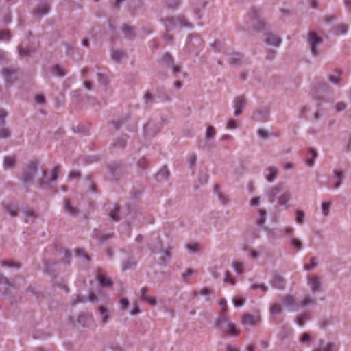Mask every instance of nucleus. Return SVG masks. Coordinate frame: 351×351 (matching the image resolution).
<instances>
[{
	"instance_id": "f257e3e1",
	"label": "nucleus",
	"mask_w": 351,
	"mask_h": 351,
	"mask_svg": "<svg viewBox=\"0 0 351 351\" xmlns=\"http://www.w3.org/2000/svg\"><path fill=\"white\" fill-rule=\"evenodd\" d=\"M161 22L165 27L166 32L168 33L177 27L187 28L191 29L193 25L183 16H178L177 17H166L161 19Z\"/></svg>"
},
{
	"instance_id": "f03ea898",
	"label": "nucleus",
	"mask_w": 351,
	"mask_h": 351,
	"mask_svg": "<svg viewBox=\"0 0 351 351\" xmlns=\"http://www.w3.org/2000/svg\"><path fill=\"white\" fill-rule=\"evenodd\" d=\"M158 64L161 69H170L176 78L179 77L180 75L185 76V73L181 71L179 65L176 64L172 55L169 52H166L162 55L158 61Z\"/></svg>"
},
{
	"instance_id": "7ed1b4c3",
	"label": "nucleus",
	"mask_w": 351,
	"mask_h": 351,
	"mask_svg": "<svg viewBox=\"0 0 351 351\" xmlns=\"http://www.w3.org/2000/svg\"><path fill=\"white\" fill-rule=\"evenodd\" d=\"M162 123L159 121L149 119L144 124L143 129V136L145 139H150L155 136L160 130Z\"/></svg>"
},
{
	"instance_id": "20e7f679",
	"label": "nucleus",
	"mask_w": 351,
	"mask_h": 351,
	"mask_svg": "<svg viewBox=\"0 0 351 351\" xmlns=\"http://www.w3.org/2000/svg\"><path fill=\"white\" fill-rule=\"evenodd\" d=\"M344 178L345 173L343 170L340 169H334L330 181L326 183L325 186L327 188L332 187V189H337L343 184Z\"/></svg>"
},
{
	"instance_id": "39448f33",
	"label": "nucleus",
	"mask_w": 351,
	"mask_h": 351,
	"mask_svg": "<svg viewBox=\"0 0 351 351\" xmlns=\"http://www.w3.org/2000/svg\"><path fill=\"white\" fill-rule=\"evenodd\" d=\"M322 43V38L315 32H310L308 34V43L311 52L313 56L319 55V45Z\"/></svg>"
},
{
	"instance_id": "423d86ee",
	"label": "nucleus",
	"mask_w": 351,
	"mask_h": 351,
	"mask_svg": "<svg viewBox=\"0 0 351 351\" xmlns=\"http://www.w3.org/2000/svg\"><path fill=\"white\" fill-rule=\"evenodd\" d=\"M61 168L59 165L56 166L51 172V177L49 178L47 176V172L46 171H43V178L40 179L38 181V183L42 188H46L49 185V184L52 182H55L58 175L60 173Z\"/></svg>"
},
{
	"instance_id": "0eeeda50",
	"label": "nucleus",
	"mask_w": 351,
	"mask_h": 351,
	"mask_svg": "<svg viewBox=\"0 0 351 351\" xmlns=\"http://www.w3.org/2000/svg\"><path fill=\"white\" fill-rule=\"evenodd\" d=\"M37 162L32 161L27 165L26 169L23 171L22 176V181L23 183L27 184L31 182L33 180L34 176L37 172Z\"/></svg>"
},
{
	"instance_id": "6e6552de",
	"label": "nucleus",
	"mask_w": 351,
	"mask_h": 351,
	"mask_svg": "<svg viewBox=\"0 0 351 351\" xmlns=\"http://www.w3.org/2000/svg\"><path fill=\"white\" fill-rule=\"evenodd\" d=\"M202 41L201 38L196 34H191L189 36L186 47L189 52H196L202 46Z\"/></svg>"
},
{
	"instance_id": "1a4fd4ad",
	"label": "nucleus",
	"mask_w": 351,
	"mask_h": 351,
	"mask_svg": "<svg viewBox=\"0 0 351 351\" xmlns=\"http://www.w3.org/2000/svg\"><path fill=\"white\" fill-rule=\"evenodd\" d=\"M250 17L256 21V24L254 25L253 29L257 32L266 31L267 24L263 19H260L259 12L254 9L250 12Z\"/></svg>"
},
{
	"instance_id": "9d476101",
	"label": "nucleus",
	"mask_w": 351,
	"mask_h": 351,
	"mask_svg": "<svg viewBox=\"0 0 351 351\" xmlns=\"http://www.w3.org/2000/svg\"><path fill=\"white\" fill-rule=\"evenodd\" d=\"M269 119V110L266 107L256 110L252 116V119L259 123L267 122Z\"/></svg>"
},
{
	"instance_id": "9b49d317",
	"label": "nucleus",
	"mask_w": 351,
	"mask_h": 351,
	"mask_svg": "<svg viewBox=\"0 0 351 351\" xmlns=\"http://www.w3.org/2000/svg\"><path fill=\"white\" fill-rule=\"evenodd\" d=\"M282 302L283 305L291 311H298L300 310V304L297 303L294 297L291 295L284 296Z\"/></svg>"
},
{
	"instance_id": "f8f14e48",
	"label": "nucleus",
	"mask_w": 351,
	"mask_h": 351,
	"mask_svg": "<svg viewBox=\"0 0 351 351\" xmlns=\"http://www.w3.org/2000/svg\"><path fill=\"white\" fill-rule=\"evenodd\" d=\"M149 169V162L147 160L143 157L138 160L136 165V173L141 178H144Z\"/></svg>"
},
{
	"instance_id": "ddd939ff",
	"label": "nucleus",
	"mask_w": 351,
	"mask_h": 351,
	"mask_svg": "<svg viewBox=\"0 0 351 351\" xmlns=\"http://www.w3.org/2000/svg\"><path fill=\"white\" fill-rule=\"evenodd\" d=\"M234 104V115L239 116L242 112L243 109L245 108L246 104L245 98L243 96L237 97L233 101Z\"/></svg>"
},
{
	"instance_id": "4468645a",
	"label": "nucleus",
	"mask_w": 351,
	"mask_h": 351,
	"mask_svg": "<svg viewBox=\"0 0 351 351\" xmlns=\"http://www.w3.org/2000/svg\"><path fill=\"white\" fill-rule=\"evenodd\" d=\"M282 191V184H278L274 187H269L265 190V195L270 203L274 202L276 195Z\"/></svg>"
},
{
	"instance_id": "2eb2a0df",
	"label": "nucleus",
	"mask_w": 351,
	"mask_h": 351,
	"mask_svg": "<svg viewBox=\"0 0 351 351\" xmlns=\"http://www.w3.org/2000/svg\"><path fill=\"white\" fill-rule=\"evenodd\" d=\"M156 98L161 102H171L172 101L171 97L167 92L165 87L159 86L155 90Z\"/></svg>"
},
{
	"instance_id": "dca6fc26",
	"label": "nucleus",
	"mask_w": 351,
	"mask_h": 351,
	"mask_svg": "<svg viewBox=\"0 0 351 351\" xmlns=\"http://www.w3.org/2000/svg\"><path fill=\"white\" fill-rule=\"evenodd\" d=\"M308 285L313 293L322 291L321 282L316 276H310L308 278Z\"/></svg>"
},
{
	"instance_id": "f3484780",
	"label": "nucleus",
	"mask_w": 351,
	"mask_h": 351,
	"mask_svg": "<svg viewBox=\"0 0 351 351\" xmlns=\"http://www.w3.org/2000/svg\"><path fill=\"white\" fill-rule=\"evenodd\" d=\"M271 285L274 288L278 289H284L286 286V280L285 278L278 274H274Z\"/></svg>"
},
{
	"instance_id": "a211bd4d",
	"label": "nucleus",
	"mask_w": 351,
	"mask_h": 351,
	"mask_svg": "<svg viewBox=\"0 0 351 351\" xmlns=\"http://www.w3.org/2000/svg\"><path fill=\"white\" fill-rule=\"evenodd\" d=\"M96 278L102 287H109L112 285V280L101 272V269L97 270Z\"/></svg>"
},
{
	"instance_id": "6ab92c4d",
	"label": "nucleus",
	"mask_w": 351,
	"mask_h": 351,
	"mask_svg": "<svg viewBox=\"0 0 351 351\" xmlns=\"http://www.w3.org/2000/svg\"><path fill=\"white\" fill-rule=\"evenodd\" d=\"M265 36L266 37L265 39V42L267 45H274L277 47L281 45L282 39L280 37H278L271 33H267V32H266L265 34Z\"/></svg>"
},
{
	"instance_id": "aec40b11",
	"label": "nucleus",
	"mask_w": 351,
	"mask_h": 351,
	"mask_svg": "<svg viewBox=\"0 0 351 351\" xmlns=\"http://www.w3.org/2000/svg\"><path fill=\"white\" fill-rule=\"evenodd\" d=\"M64 209L71 217H76L79 213V209L73 206L68 199L64 201Z\"/></svg>"
},
{
	"instance_id": "412c9836",
	"label": "nucleus",
	"mask_w": 351,
	"mask_h": 351,
	"mask_svg": "<svg viewBox=\"0 0 351 351\" xmlns=\"http://www.w3.org/2000/svg\"><path fill=\"white\" fill-rule=\"evenodd\" d=\"M243 55L239 52H234L231 53L230 58H229V63L231 65L241 66L243 61Z\"/></svg>"
},
{
	"instance_id": "4be33fe9",
	"label": "nucleus",
	"mask_w": 351,
	"mask_h": 351,
	"mask_svg": "<svg viewBox=\"0 0 351 351\" xmlns=\"http://www.w3.org/2000/svg\"><path fill=\"white\" fill-rule=\"evenodd\" d=\"M259 318L257 316L251 314L244 315L242 319V323L245 326H254L258 321Z\"/></svg>"
},
{
	"instance_id": "5701e85b",
	"label": "nucleus",
	"mask_w": 351,
	"mask_h": 351,
	"mask_svg": "<svg viewBox=\"0 0 351 351\" xmlns=\"http://www.w3.org/2000/svg\"><path fill=\"white\" fill-rule=\"evenodd\" d=\"M112 59L116 62H120L122 60L126 58V53L121 50H112L111 53Z\"/></svg>"
},
{
	"instance_id": "b1692460",
	"label": "nucleus",
	"mask_w": 351,
	"mask_h": 351,
	"mask_svg": "<svg viewBox=\"0 0 351 351\" xmlns=\"http://www.w3.org/2000/svg\"><path fill=\"white\" fill-rule=\"evenodd\" d=\"M144 10L143 0H133V16L141 14Z\"/></svg>"
},
{
	"instance_id": "393cba45",
	"label": "nucleus",
	"mask_w": 351,
	"mask_h": 351,
	"mask_svg": "<svg viewBox=\"0 0 351 351\" xmlns=\"http://www.w3.org/2000/svg\"><path fill=\"white\" fill-rule=\"evenodd\" d=\"M3 75L7 82H12L15 80L16 71L14 69L5 68L2 71Z\"/></svg>"
},
{
	"instance_id": "a878e982",
	"label": "nucleus",
	"mask_w": 351,
	"mask_h": 351,
	"mask_svg": "<svg viewBox=\"0 0 351 351\" xmlns=\"http://www.w3.org/2000/svg\"><path fill=\"white\" fill-rule=\"evenodd\" d=\"M170 176L169 171L166 167L161 168L156 175V178L158 181L167 180Z\"/></svg>"
},
{
	"instance_id": "bb28decb",
	"label": "nucleus",
	"mask_w": 351,
	"mask_h": 351,
	"mask_svg": "<svg viewBox=\"0 0 351 351\" xmlns=\"http://www.w3.org/2000/svg\"><path fill=\"white\" fill-rule=\"evenodd\" d=\"M108 168L112 176H116L123 169L121 164L113 162L108 165Z\"/></svg>"
},
{
	"instance_id": "cd10ccee",
	"label": "nucleus",
	"mask_w": 351,
	"mask_h": 351,
	"mask_svg": "<svg viewBox=\"0 0 351 351\" xmlns=\"http://www.w3.org/2000/svg\"><path fill=\"white\" fill-rule=\"evenodd\" d=\"M291 199V193L289 191L283 193L278 198V203L280 206H286L289 200Z\"/></svg>"
},
{
	"instance_id": "c85d7f7f",
	"label": "nucleus",
	"mask_w": 351,
	"mask_h": 351,
	"mask_svg": "<svg viewBox=\"0 0 351 351\" xmlns=\"http://www.w3.org/2000/svg\"><path fill=\"white\" fill-rule=\"evenodd\" d=\"M268 174L266 176V179L268 182H272L277 176L278 170L276 167H269L267 168Z\"/></svg>"
},
{
	"instance_id": "c756f323",
	"label": "nucleus",
	"mask_w": 351,
	"mask_h": 351,
	"mask_svg": "<svg viewBox=\"0 0 351 351\" xmlns=\"http://www.w3.org/2000/svg\"><path fill=\"white\" fill-rule=\"evenodd\" d=\"M110 218L114 221H118L120 220V208L117 206H114V208L109 212Z\"/></svg>"
},
{
	"instance_id": "7c9ffc66",
	"label": "nucleus",
	"mask_w": 351,
	"mask_h": 351,
	"mask_svg": "<svg viewBox=\"0 0 351 351\" xmlns=\"http://www.w3.org/2000/svg\"><path fill=\"white\" fill-rule=\"evenodd\" d=\"M16 164V158L14 156H6L4 158L3 167L5 169H12Z\"/></svg>"
},
{
	"instance_id": "2f4dec72",
	"label": "nucleus",
	"mask_w": 351,
	"mask_h": 351,
	"mask_svg": "<svg viewBox=\"0 0 351 351\" xmlns=\"http://www.w3.org/2000/svg\"><path fill=\"white\" fill-rule=\"evenodd\" d=\"M99 311L101 315L102 324H104L107 323L110 318V315L108 310L104 306H99Z\"/></svg>"
},
{
	"instance_id": "473e14b6",
	"label": "nucleus",
	"mask_w": 351,
	"mask_h": 351,
	"mask_svg": "<svg viewBox=\"0 0 351 351\" xmlns=\"http://www.w3.org/2000/svg\"><path fill=\"white\" fill-rule=\"evenodd\" d=\"M93 319L92 315L83 313L79 315L78 322L83 326H86L88 323Z\"/></svg>"
},
{
	"instance_id": "72a5a7b5",
	"label": "nucleus",
	"mask_w": 351,
	"mask_h": 351,
	"mask_svg": "<svg viewBox=\"0 0 351 351\" xmlns=\"http://www.w3.org/2000/svg\"><path fill=\"white\" fill-rule=\"evenodd\" d=\"M49 5L47 3L39 5L34 10V14L38 15L46 14L49 12Z\"/></svg>"
},
{
	"instance_id": "f704fd0d",
	"label": "nucleus",
	"mask_w": 351,
	"mask_h": 351,
	"mask_svg": "<svg viewBox=\"0 0 351 351\" xmlns=\"http://www.w3.org/2000/svg\"><path fill=\"white\" fill-rule=\"evenodd\" d=\"M53 75L58 77H64L66 74V71L59 65H56L51 69Z\"/></svg>"
},
{
	"instance_id": "c9c22d12",
	"label": "nucleus",
	"mask_w": 351,
	"mask_h": 351,
	"mask_svg": "<svg viewBox=\"0 0 351 351\" xmlns=\"http://www.w3.org/2000/svg\"><path fill=\"white\" fill-rule=\"evenodd\" d=\"M309 319V314L308 313H304L295 318V322L297 324L300 326H303L306 321Z\"/></svg>"
},
{
	"instance_id": "e433bc0d",
	"label": "nucleus",
	"mask_w": 351,
	"mask_h": 351,
	"mask_svg": "<svg viewBox=\"0 0 351 351\" xmlns=\"http://www.w3.org/2000/svg\"><path fill=\"white\" fill-rule=\"evenodd\" d=\"M258 213L259 217L256 221V223L259 226H262L265 223L267 212L265 209L261 208L258 210Z\"/></svg>"
},
{
	"instance_id": "4c0bfd02",
	"label": "nucleus",
	"mask_w": 351,
	"mask_h": 351,
	"mask_svg": "<svg viewBox=\"0 0 351 351\" xmlns=\"http://www.w3.org/2000/svg\"><path fill=\"white\" fill-rule=\"evenodd\" d=\"M309 154H311V158L306 160V163L308 166L312 167L314 165L315 160L317 156V153L316 150L313 148L309 149Z\"/></svg>"
},
{
	"instance_id": "58836bf2",
	"label": "nucleus",
	"mask_w": 351,
	"mask_h": 351,
	"mask_svg": "<svg viewBox=\"0 0 351 351\" xmlns=\"http://www.w3.org/2000/svg\"><path fill=\"white\" fill-rule=\"evenodd\" d=\"M335 33L337 34H346L348 30V25L344 23L339 24L338 25L334 27Z\"/></svg>"
},
{
	"instance_id": "ea45409f",
	"label": "nucleus",
	"mask_w": 351,
	"mask_h": 351,
	"mask_svg": "<svg viewBox=\"0 0 351 351\" xmlns=\"http://www.w3.org/2000/svg\"><path fill=\"white\" fill-rule=\"evenodd\" d=\"M156 96L149 92H146L144 95L143 99L145 104H152L156 102Z\"/></svg>"
},
{
	"instance_id": "a19ab883",
	"label": "nucleus",
	"mask_w": 351,
	"mask_h": 351,
	"mask_svg": "<svg viewBox=\"0 0 351 351\" xmlns=\"http://www.w3.org/2000/svg\"><path fill=\"white\" fill-rule=\"evenodd\" d=\"M143 191H144V186H143L142 184H138V186L137 189H134L133 188V193H132L133 201L134 199L135 200L138 199L140 196L143 194Z\"/></svg>"
},
{
	"instance_id": "79ce46f5",
	"label": "nucleus",
	"mask_w": 351,
	"mask_h": 351,
	"mask_svg": "<svg viewBox=\"0 0 351 351\" xmlns=\"http://www.w3.org/2000/svg\"><path fill=\"white\" fill-rule=\"evenodd\" d=\"M24 213L25 215V222L27 223L33 221L37 217L36 213L31 210H27Z\"/></svg>"
},
{
	"instance_id": "37998d69",
	"label": "nucleus",
	"mask_w": 351,
	"mask_h": 351,
	"mask_svg": "<svg viewBox=\"0 0 351 351\" xmlns=\"http://www.w3.org/2000/svg\"><path fill=\"white\" fill-rule=\"evenodd\" d=\"M206 4V1H202L201 3H200V7H199L197 5H193L194 14L197 16V19H201V15L199 14V12H200L201 9H203L205 8Z\"/></svg>"
},
{
	"instance_id": "c03bdc74",
	"label": "nucleus",
	"mask_w": 351,
	"mask_h": 351,
	"mask_svg": "<svg viewBox=\"0 0 351 351\" xmlns=\"http://www.w3.org/2000/svg\"><path fill=\"white\" fill-rule=\"evenodd\" d=\"M215 129L213 126L209 125L208 126L205 134V138L206 140H210L214 138L215 136Z\"/></svg>"
},
{
	"instance_id": "a18cd8bd",
	"label": "nucleus",
	"mask_w": 351,
	"mask_h": 351,
	"mask_svg": "<svg viewBox=\"0 0 351 351\" xmlns=\"http://www.w3.org/2000/svg\"><path fill=\"white\" fill-rule=\"evenodd\" d=\"M317 265V258L316 257H312L309 264H306L304 266V269L306 271H311Z\"/></svg>"
},
{
	"instance_id": "49530a36",
	"label": "nucleus",
	"mask_w": 351,
	"mask_h": 351,
	"mask_svg": "<svg viewBox=\"0 0 351 351\" xmlns=\"http://www.w3.org/2000/svg\"><path fill=\"white\" fill-rule=\"evenodd\" d=\"M208 175L206 172L200 171L198 177V182L200 185H204L208 182Z\"/></svg>"
},
{
	"instance_id": "de8ad7c7",
	"label": "nucleus",
	"mask_w": 351,
	"mask_h": 351,
	"mask_svg": "<svg viewBox=\"0 0 351 351\" xmlns=\"http://www.w3.org/2000/svg\"><path fill=\"white\" fill-rule=\"evenodd\" d=\"M232 267L234 270V271L238 274H241L243 271V265L242 263H240L239 261H234L232 262Z\"/></svg>"
},
{
	"instance_id": "09e8293b",
	"label": "nucleus",
	"mask_w": 351,
	"mask_h": 351,
	"mask_svg": "<svg viewBox=\"0 0 351 351\" xmlns=\"http://www.w3.org/2000/svg\"><path fill=\"white\" fill-rule=\"evenodd\" d=\"M290 242H291V244L292 245V246L293 247L296 248L297 250H300L303 247V244H302V241L300 239H298V238L291 237Z\"/></svg>"
},
{
	"instance_id": "8fccbe9b",
	"label": "nucleus",
	"mask_w": 351,
	"mask_h": 351,
	"mask_svg": "<svg viewBox=\"0 0 351 351\" xmlns=\"http://www.w3.org/2000/svg\"><path fill=\"white\" fill-rule=\"evenodd\" d=\"M3 208L12 217H16L17 215V209L15 207L10 204H3Z\"/></svg>"
},
{
	"instance_id": "3c124183",
	"label": "nucleus",
	"mask_w": 351,
	"mask_h": 351,
	"mask_svg": "<svg viewBox=\"0 0 351 351\" xmlns=\"http://www.w3.org/2000/svg\"><path fill=\"white\" fill-rule=\"evenodd\" d=\"M227 322V317L225 314L221 313L219 318L215 322V327L220 328L224 323Z\"/></svg>"
},
{
	"instance_id": "603ef678",
	"label": "nucleus",
	"mask_w": 351,
	"mask_h": 351,
	"mask_svg": "<svg viewBox=\"0 0 351 351\" xmlns=\"http://www.w3.org/2000/svg\"><path fill=\"white\" fill-rule=\"evenodd\" d=\"M276 51L271 49H267L265 59L269 61H272L276 58Z\"/></svg>"
},
{
	"instance_id": "864d4df0",
	"label": "nucleus",
	"mask_w": 351,
	"mask_h": 351,
	"mask_svg": "<svg viewBox=\"0 0 351 351\" xmlns=\"http://www.w3.org/2000/svg\"><path fill=\"white\" fill-rule=\"evenodd\" d=\"M331 204L330 202H325L322 204V213L324 216H327L329 213Z\"/></svg>"
},
{
	"instance_id": "5fc2aeb1",
	"label": "nucleus",
	"mask_w": 351,
	"mask_h": 351,
	"mask_svg": "<svg viewBox=\"0 0 351 351\" xmlns=\"http://www.w3.org/2000/svg\"><path fill=\"white\" fill-rule=\"evenodd\" d=\"M171 247H168L167 249H166L163 254H162V256H161L160 257V261L164 263H166V260L167 258H169L171 256Z\"/></svg>"
},
{
	"instance_id": "6e6d98bb",
	"label": "nucleus",
	"mask_w": 351,
	"mask_h": 351,
	"mask_svg": "<svg viewBox=\"0 0 351 351\" xmlns=\"http://www.w3.org/2000/svg\"><path fill=\"white\" fill-rule=\"evenodd\" d=\"M232 302L235 307H241L244 304L245 299L241 297L237 296L233 298Z\"/></svg>"
},
{
	"instance_id": "4d7b16f0",
	"label": "nucleus",
	"mask_w": 351,
	"mask_h": 351,
	"mask_svg": "<svg viewBox=\"0 0 351 351\" xmlns=\"http://www.w3.org/2000/svg\"><path fill=\"white\" fill-rule=\"evenodd\" d=\"M282 312V308L278 304H274L270 307V313L271 314H280Z\"/></svg>"
},
{
	"instance_id": "13d9d810",
	"label": "nucleus",
	"mask_w": 351,
	"mask_h": 351,
	"mask_svg": "<svg viewBox=\"0 0 351 351\" xmlns=\"http://www.w3.org/2000/svg\"><path fill=\"white\" fill-rule=\"evenodd\" d=\"M228 328H229V330H228V334L229 335L235 336V335H237L239 334V331L237 329L236 326L234 325V324L229 323L228 324Z\"/></svg>"
},
{
	"instance_id": "bf43d9fd",
	"label": "nucleus",
	"mask_w": 351,
	"mask_h": 351,
	"mask_svg": "<svg viewBox=\"0 0 351 351\" xmlns=\"http://www.w3.org/2000/svg\"><path fill=\"white\" fill-rule=\"evenodd\" d=\"M180 4V0H169L167 3V8L170 9H176Z\"/></svg>"
},
{
	"instance_id": "052dcab7",
	"label": "nucleus",
	"mask_w": 351,
	"mask_h": 351,
	"mask_svg": "<svg viewBox=\"0 0 351 351\" xmlns=\"http://www.w3.org/2000/svg\"><path fill=\"white\" fill-rule=\"evenodd\" d=\"M304 213L302 210H298L296 213L295 221L299 224H302L304 222Z\"/></svg>"
},
{
	"instance_id": "680f3d73",
	"label": "nucleus",
	"mask_w": 351,
	"mask_h": 351,
	"mask_svg": "<svg viewBox=\"0 0 351 351\" xmlns=\"http://www.w3.org/2000/svg\"><path fill=\"white\" fill-rule=\"evenodd\" d=\"M195 271L193 269L189 268L187 269L184 273L182 274V280L185 282H188V277L193 274Z\"/></svg>"
},
{
	"instance_id": "e2e57ef3",
	"label": "nucleus",
	"mask_w": 351,
	"mask_h": 351,
	"mask_svg": "<svg viewBox=\"0 0 351 351\" xmlns=\"http://www.w3.org/2000/svg\"><path fill=\"white\" fill-rule=\"evenodd\" d=\"M250 288L253 290H256L257 289H261L263 292H267L268 290V287L264 284H252Z\"/></svg>"
},
{
	"instance_id": "0e129e2a",
	"label": "nucleus",
	"mask_w": 351,
	"mask_h": 351,
	"mask_svg": "<svg viewBox=\"0 0 351 351\" xmlns=\"http://www.w3.org/2000/svg\"><path fill=\"white\" fill-rule=\"evenodd\" d=\"M122 32L124 36L127 38H130L132 35V29L130 26L124 24L122 27Z\"/></svg>"
},
{
	"instance_id": "69168bd1",
	"label": "nucleus",
	"mask_w": 351,
	"mask_h": 351,
	"mask_svg": "<svg viewBox=\"0 0 351 351\" xmlns=\"http://www.w3.org/2000/svg\"><path fill=\"white\" fill-rule=\"evenodd\" d=\"M10 135V132L8 128H3L0 129V138H8Z\"/></svg>"
},
{
	"instance_id": "338daca9",
	"label": "nucleus",
	"mask_w": 351,
	"mask_h": 351,
	"mask_svg": "<svg viewBox=\"0 0 351 351\" xmlns=\"http://www.w3.org/2000/svg\"><path fill=\"white\" fill-rule=\"evenodd\" d=\"M19 53L21 56H27L30 55V51L27 48H23V47L19 46Z\"/></svg>"
},
{
	"instance_id": "774afa93",
	"label": "nucleus",
	"mask_w": 351,
	"mask_h": 351,
	"mask_svg": "<svg viewBox=\"0 0 351 351\" xmlns=\"http://www.w3.org/2000/svg\"><path fill=\"white\" fill-rule=\"evenodd\" d=\"M333 347L334 344L332 343H328L325 348H318L313 351H332Z\"/></svg>"
}]
</instances>
